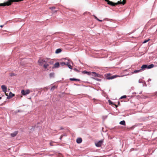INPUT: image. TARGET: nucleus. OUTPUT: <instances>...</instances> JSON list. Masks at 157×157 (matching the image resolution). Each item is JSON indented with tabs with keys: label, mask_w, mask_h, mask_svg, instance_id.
Here are the masks:
<instances>
[{
	"label": "nucleus",
	"mask_w": 157,
	"mask_h": 157,
	"mask_svg": "<svg viewBox=\"0 0 157 157\" xmlns=\"http://www.w3.org/2000/svg\"><path fill=\"white\" fill-rule=\"evenodd\" d=\"M5 93L6 95V96H7V97L8 96H9V95H8V94L6 93H6Z\"/></svg>",
	"instance_id": "32"
},
{
	"label": "nucleus",
	"mask_w": 157,
	"mask_h": 157,
	"mask_svg": "<svg viewBox=\"0 0 157 157\" xmlns=\"http://www.w3.org/2000/svg\"><path fill=\"white\" fill-rule=\"evenodd\" d=\"M62 50L60 49H56V53H58L60 52H61Z\"/></svg>",
	"instance_id": "17"
},
{
	"label": "nucleus",
	"mask_w": 157,
	"mask_h": 157,
	"mask_svg": "<svg viewBox=\"0 0 157 157\" xmlns=\"http://www.w3.org/2000/svg\"><path fill=\"white\" fill-rule=\"evenodd\" d=\"M147 68V65L146 64L143 65L141 67L142 69Z\"/></svg>",
	"instance_id": "15"
},
{
	"label": "nucleus",
	"mask_w": 157,
	"mask_h": 157,
	"mask_svg": "<svg viewBox=\"0 0 157 157\" xmlns=\"http://www.w3.org/2000/svg\"><path fill=\"white\" fill-rule=\"evenodd\" d=\"M64 135H61V136H60V140H61V139H62V138L63 137V136Z\"/></svg>",
	"instance_id": "30"
},
{
	"label": "nucleus",
	"mask_w": 157,
	"mask_h": 157,
	"mask_svg": "<svg viewBox=\"0 0 157 157\" xmlns=\"http://www.w3.org/2000/svg\"><path fill=\"white\" fill-rule=\"evenodd\" d=\"M49 59L48 58L43 59V63H47L48 62Z\"/></svg>",
	"instance_id": "12"
},
{
	"label": "nucleus",
	"mask_w": 157,
	"mask_h": 157,
	"mask_svg": "<svg viewBox=\"0 0 157 157\" xmlns=\"http://www.w3.org/2000/svg\"><path fill=\"white\" fill-rule=\"evenodd\" d=\"M109 102L110 105H112L113 104V102L111 101L110 100H109L108 101Z\"/></svg>",
	"instance_id": "26"
},
{
	"label": "nucleus",
	"mask_w": 157,
	"mask_h": 157,
	"mask_svg": "<svg viewBox=\"0 0 157 157\" xmlns=\"http://www.w3.org/2000/svg\"><path fill=\"white\" fill-rule=\"evenodd\" d=\"M92 73L93 74H94V75L95 76H96V75H97V74L95 72H92Z\"/></svg>",
	"instance_id": "29"
},
{
	"label": "nucleus",
	"mask_w": 157,
	"mask_h": 157,
	"mask_svg": "<svg viewBox=\"0 0 157 157\" xmlns=\"http://www.w3.org/2000/svg\"><path fill=\"white\" fill-rule=\"evenodd\" d=\"M121 0H120V1H118L117 3H114L111 1H110L109 0H107L106 2H107V4H108L112 6H115L119 4H121L124 5L125 4V2H121Z\"/></svg>",
	"instance_id": "1"
},
{
	"label": "nucleus",
	"mask_w": 157,
	"mask_h": 157,
	"mask_svg": "<svg viewBox=\"0 0 157 157\" xmlns=\"http://www.w3.org/2000/svg\"><path fill=\"white\" fill-rule=\"evenodd\" d=\"M126 96L125 95H124V96H121L120 98L121 99H123V98H126Z\"/></svg>",
	"instance_id": "24"
},
{
	"label": "nucleus",
	"mask_w": 157,
	"mask_h": 157,
	"mask_svg": "<svg viewBox=\"0 0 157 157\" xmlns=\"http://www.w3.org/2000/svg\"><path fill=\"white\" fill-rule=\"evenodd\" d=\"M126 0H123L122 2H125V3H126Z\"/></svg>",
	"instance_id": "36"
},
{
	"label": "nucleus",
	"mask_w": 157,
	"mask_h": 157,
	"mask_svg": "<svg viewBox=\"0 0 157 157\" xmlns=\"http://www.w3.org/2000/svg\"><path fill=\"white\" fill-rule=\"evenodd\" d=\"M18 133V132L17 131H15L13 133H11L10 134L11 136L12 137H14L16 136Z\"/></svg>",
	"instance_id": "7"
},
{
	"label": "nucleus",
	"mask_w": 157,
	"mask_h": 157,
	"mask_svg": "<svg viewBox=\"0 0 157 157\" xmlns=\"http://www.w3.org/2000/svg\"><path fill=\"white\" fill-rule=\"evenodd\" d=\"M54 76V73H51L49 74V76L50 77H53Z\"/></svg>",
	"instance_id": "21"
},
{
	"label": "nucleus",
	"mask_w": 157,
	"mask_h": 157,
	"mask_svg": "<svg viewBox=\"0 0 157 157\" xmlns=\"http://www.w3.org/2000/svg\"><path fill=\"white\" fill-rule=\"evenodd\" d=\"M142 71V70L141 69H140V70H135L134 71V73H138V72H139L141 71Z\"/></svg>",
	"instance_id": "20"
},
{
	"label": "nucleus",
	"mask_w": 157,
	"mask_h": 157,
	"mask_svg": "<svg viewBox=\"0 0 157 157\" xmlns=\"http://www.w3.org/2000/svg\"><path fill=\"white\" fill-rule=\"evenodd\" d=\"M71 63H72V62L71 60H68V62L67 63V65L68 67L70 69H72V66L70 65Z\"/></svg>",
	"instance_id": "4"
},
{
	"label": "nucleus",
	"mask_w": 157,
	"mask_h": 157,
	"mask_svg": "<svg viewBox=\"0 0 157 157\" xmlns=\"http://www.w3.org/2000/svg\"><path fill=\"white\" fill-rule=\"evenodd\" d=\"M119 123L120 124L123 125H126L125 122V121L124 120L120 122Z\"/></svg>",
	"instance_id": "14"
},
{
	"label": "nucleus",
	"mask_w": 157,
	"mask_h": 157,
	"mask_svg": "<svg viewBox=\"0 0 157 157\" xmlns=\"http://www.w3.org/2000/svg\"><path fill=\"white\" fill-rule=\"evenodd\" d=\"M94 17L98 21H100V22L102 21V20H99L95 16H94Z\"/></svg>",
	"instance_id": "23"
},
{
	"label": "nucleus",
	"mask_w": 157,
	"mask_h": 157,
	"mask_svg": "<svg viewBox=\"0 0 157 157\" xmlns=\"http://www.w3.org/2000/svg\"><path fill=\"white\" fill-rule=\"evenodd\" d=\"M115 105L116 106V107L117 108V105Z\"/></svg>",
	"instance_id": "37"
},
{
	"label": "nucleus",
	"mask_w": 157,
	"mask_h": 157,
	"mask_svg": "<svg viewBox=\"0 0 157 157\" xmlns=\"http://www.w3.org/2000/svg\"><path fill=\"white\" fill-rule=\"evenodd\" d=\"M59 66V63L58 62L55 63L54 64V67L55 68H57Z\"/></svg>",
	"instance_id": "11"
},
{
	"label": "nucleus",
	"mask_w": 157,
	"mask_h": 157,
	"mask_svg": "<svg viewBox=\"0 0 157 157\" xmlns=\"http://www.w3.org/2000/svg\"><path fill=\"white\" fill-rule=\"evenodd\" d=\"M52 142H50V145H51V146H52Z\"/></svg>",
	"instance_id": "31"
},
{
	"label": "nucleus",
	"mask_w": 157,
	"mask_h": 157,
	"mask_svg": "<svg viewBox=\"0 0 157 157\" xmlns=\"http://www.w3.org/2000/svg\"><path fill=\"white\" fill-rule=\"evenodd\" d=\"M56 88V86H53L51 89V90L53 91Z\"/></svg>",
	"instance_id": "22"
},
{
	"label": "nucleus",
	"mask_w": 157,
	"mask_h": 157,
	"mask_svg": "<svg viewBox=\"0 0 157 157\" xmlns=\"http://www.w3.org/2000/svg\"><path fill=\"white\" fill-rule=\"evenodd\" d=\"M30 93V91L29 90H22L21 91V93L23 95H25L29 94Z\"/></svg>",
	"instance_id": "2"
},
{
	"label": "nucleus",
	"mask_w": 157,
	"mask_h": 157,
	"mask_svg": "<svg viewBox=\"0 0 157 157\" xmlns=\"http://www.w3.org/2000/svg\"><path fill=\"white\" fill-rule=\"evenodd\" d=\"M82 140L81 138H78L76 140V142L77 143L80 144L82 142Z\"/></svg>",
	"instance_id": "9"
},
{
	"label": "nucleus",
	"mask_w": 157,
	"mask_h": 157,
	"mask_svg": "<svg viewBox=\"0 0 157 157\" xmlns=\"http://www.w3.org/2000/svg\"><path fill=\"white\" fill-rule=\"evenodd\" d=\"M3 25H1L0 26V27H2H2H3Z\"/></svg>",
	"instance_id": "34"
},
{
	"label": "nucleus",
	"mask_w": 157,
	"mask_h": 157,
	"mask_svg": "<svg viewBox=\"0 0 157 157\" xmlns=\"http://www.w3.org/2000/svg\"><path fill=\"white\" fill-rule=\"evenodd\" d=\"M14 96V94H12L11 92H10L9 93V96H8L7 97V99H9L10 98H11L13 97Z\"/></svg>",
	"instance_id": "6"
},
{
	"label": "nucleus",
	"mask_w": 157,
	"mask_h": 157,
	"mask_svg": "<svg viewBox=\"0 0 157 157\" xmlns=\"http://www.w3.org/2000/svg\"><path fill=\"white\" fill-rule=\"evenodd\" d=\"M60 64L62 65H66V63H65L64 62H62L60 63Z\"/></svg>",
	"instance_id": "25"
},
{
	"label": "nucleus",
	"mask_w": 157,
	"mask_h": 157,
	"mask_svg": "<svg viewBox=\"0 0 157 157\" xmlns=\"http://www.w3.org/2000/svg\"><path fill=\"white\" fill-rule=\"evenodd\" d=\"M55 8V7H52L50 8V9H51L52 10H53Z\"/></svg>",
	"instance_id": "28"
},
{
	"label": "nucleus",
	"mask_w": 157,
	"mask_h": 157,
	"mask_svg": "<svg viewBox=\"0 0 157 157\" xmlns=\"http://www.w3.org/2000/svg\"><path fill=\"white\" fill-rule=\"evenodd\" d=\"M48 66L49 64L48 63H45L43 66V67L44 68L46 69L48 67Z\"/></svg>",
	"instance_id": "18"
},
{
	"label": "nucleus",
	"mask_w": 157,
	"mask_h": 157,
	"mask_svg": "<svg viewBox=\"0 0 157 157\" xmlns=\"http://www.w3.org/2000/svg\"><path fill=\"white\" fill-rule=\"evenodd\" d=\"M1 88L3 92L5 93L6 92L7 90V87L6 86L4 85L2 86Z\"/></svg>",
	"instance_id": "5"
},
{
	"label": "nucleus",
	"mask_w": 157,
	"mask_h": 157,
	"mask_svg": "<svg viewBox=\"0 0 157 157\" xmlns=\"http://www.w3.org/2000/svg\"><path fill=\"white\" fill-rule=\"evenodd\" d=\"M63 129V128L62 127H61L60 128L59 130H62V129Z\"/></svg>",
	"instance_id": "33"
},
{
	"label": "nucleus",
	"mask_w": 157,
	"mask_h": 157,
	"mask_svg": "<svg viewBox=\"0 0 157 157\" xmlns=\"http://www.w3.org/2000/svg\"><path fill=\"white\" fill-rule=\"evenodd\" d=\"M154 67V65L153 64H151L148 66L147 65V69H150Z\"/></svg>",
	"instance_id": "16"
},
{
	"label": "nucleus",
	"mask_w": 157,
	"mask_h": 157,
	"mask_svg": "<svg viewBox=\"0 0 157 157\" xmlns=\"http://www.w3.org/2000/svg\"><path fill=\"white\" fill-rule=\"evenodd\" d=\"M48 63H50V64H52V62H49Z\"/></svg>",
	"instance_id": "35"
},
{
	"label": "nucleus",
	"mask_w": 157,
	"mask_h": 157,
	"mask_svg": "<svg viewBox=\"0 0 157 157\" xmlns=\"http://www.w3.org/2000/svg\"><path fill=\"white\" fill-rule=\"evenodd\" d=\"M118 76H117V75H113V76H112L110 77H107V78L108 79H113L117 77H118Z\"/></svg>",
	"instance_id": "10"
},
{
	"label": "nucleus",
	"mask_w": 157,
	"mask_h": 157,
	"mask_svg": "<svg viewBox=\"0 0 157 157\" xmlns=\"http://www.w3.org/2000/svg\"><path fill=\"white\" fill-rule=\"evenodd\" d=\"M82 73L84 74H87L88 75H89L91 74V72H87L86 71H82Z\"/></svg>",
	"instance_id": "13"
},
{
	"label": "nucleus",
	"mask_w": 157,
	"mask_h": 157,
	"mask_svg": "<svg viewBox=\"0 0 157 157\" xmlns=\"http://www.w3.org/2000/svg\"><path fill=\"white\" fill-rule=\"evenodd\" d=\"M1 98H2L1 97H0V99H1Z\"/></svg>",
	"instance_id": "38"
},
{
	"label": "nucleus",
	"mask_w": 157,
	"mask_h": 157,
	"mask_svg": "<svg viewBox=\"0 0 157 157\" xmlns=\"http://www.w3.org/2000/svg\"><path fill=\"white\" fill-rule=\"evenodd\" d=\"M38 63L40 65H42L43 63V59H39V60L38 61Z\"/></svg>",
	"instance_id": "8"
},
{
	"label": "nucleus",
	"mask_w": 157,
	"mask_h": 157,
	"mask_svg": "<svg viewBox=\"0 0 157 157\" xmlns=\"http://www.w3.org/2000/svg\"><path fill=\"white\" fill-rule=\"evenodd\" d=\"M103 142V140H101L95 143V145L97 147H100Z\"/></svg>",
	"instance_id": "3"
},
{
	"label": "nucleus",
	"mask_w": 157,
	"mask_h": 157,
	"mask_svg": "<svg viewBox=\"0 0 157 157\" xmlns=\"http://www.w3.org/2000/svg\"><path fill=\"white\" fill-rule=\"evenodd\" d=\"M149 40H144L143 42V43H146V42H148Z\"/></svg>",
	"instance_id": "27"
},
{
	"label": "nucleus",
	"mask_w": 157,
	"mask_h": 157,
	"mask_svg": "<svg viewBox=\"0 0 157 157\" xmlns=\"http://www.w3.org/2000/svg\"><path fill=\"white\" fill-rule=\"evenodd\" d=\"M70 80L71 81H79V79H76V78H71L70 79Z\"/></svg>",
	"instance_id": "19"
}]
</instances>
